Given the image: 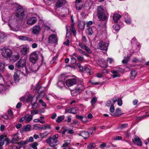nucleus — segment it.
I'll return each mask as SVG.
<instances>
[{
	"instance_id": "f257e3e1",
	"label": "nucleus",
	"mask_w": 149,
	"mask_h": 149,
	"mask_svg": "<svg viewBox=\"0 0 149 149\" xmlns=\"http://www.w3.org/2000/svg\"><path fill=\"white\" fill-rule=\"evenodd\" d=\"M24 16V13L23 8L21 6L18 7L15 13L16 19H15L13 20H10L9 21L8 25L11 30L15 31H17L19 30V28L16 26L17 24L15 21L16 20H18L22 19Z\"/></svg>"
},
{
	"instance_id": "f03ea898",
	"label": "nucleus",
	"mask_w": 149,
	"mask_h": 149,
	"mask_svg": "<svg viewBox=\"0 0 149 149\" xmlns=\"http://www.w3.org/2000/svg\"><path fill=\"white\" fill-rule=\"evenodd\" d=\"M97 15L98 18L102 21H105L108 19L107 16L105 14V11L101 6L97 9Z\"/></svg>"
},
{
	"instance_id": "7ed1b4c3",
	"label": "nucleus",
	"mask_w": 149,
	"mask_h": 149,
	"mask_svg": "<svg viewBox=\"0 0 149 149\" xmlns=\"http://www.w3.org/2000/svg\"><path fill=\"white\" fill-rule=\"evenodd\" d=\"M46 142L52 147H55L56 146V135L48 138L46 140Z\"/></svg>"
},
{
	"instance_id": "20e7f679",
	"label": "nucleus",
	"mask_w": 149,
	"mask_h": 149,
	"mask_svg": "<svg viewBox=\"0 0 149 149\" xmlns=\"http://www.w3.org/2000/svg\"><path fill=\"white\" fill-rule=\"evenodd\" d=\"M26 62V58L21 59L15 63V67L18 69L25 67Z\"/></svg>"
},
{
	"instance_id": "39448f33",
	"label": "nucleus",
	"mask_w": 149,
	"mask_h": 149,
	"mask_svg": "<svg viewBox=\"0 0 149 149\" xmlns=\"http://www.w3.org/2000/svg\"><path fill=\"white\" fill-rule=\"evenodd\" d=\"M20 52L22 55H26L29 52V48L26 45H23L20 47Z\"/></svg>"
},
{
	"instance_id": "423d86ee",
	"label": "nucleus",
	"mask_w": 149,
	"mask_h": 149,
	"mask_svg": "<svg viewBox=\"0 0 149 149\" xmlns=\"http://www.w3.org/2000/svg\"><path fill=\"white\" fill-rule=\"evenodd\" d=\"M67 77L68 76H66L65 74H63L59 77L58 78L60 80L58 82V86L59 84H60L61 86L60 87V88H61L64 86V81L66 77Z\"/></svg>"
},
{
	"instance_id": "0eeeda50",
	"label": "nucleus",
	"mask_w": 149,
	"mask_h": 149,
	"mask_svg": "<svg viewBox=\"0 0 149 149\" xmlns=\"http://www.w3.org/2000/svg\"><path fill=\"white\" fill-rule=\"evenodd\" d=\"M12 54L11 50L8 49H4L2 53L3 57L4 58H7L10 56Z\"/></svg>"
},
{
	"instance_id": "6e6552de",
	"label": "nucleus",
	"mask_w": 149,
	"mask_h": 149,
	"mask_svg": "<svg viewBox=\"0 0 149 149\" xmlns=\"http://www.w3.org/2000/svg\"><path fill=\"white\" fill-rule=\"evenodd\" d=\"M33 120L32 116L29 115L28 114H26L24 116L21 118L19 120V122L21 123L23 121L26 123H29Z\"/></svg>"
},
{
	"instance_id": "1a4fd4ad",
	"label": "nucleus",
	"mask_w": 149,
	"mask_h": 149,
	"mask_svg": "<svg viewBox=\"0 0 149 149\" xmlns=\"http://www.w3.org/2000/svg\"><path fill=\"white\" fill-rule=\"evenodd\" d=\"M109 43L103 41H100L98 44L99 49L101 50L107 51L108 49Z\"/></svg>"
},
{
	"instance_id": "9d476101",
	"label": "nucleus",
	"mask_w": 149,
	"mask_h": 149,
	"mask_svg": "<svg viewBox=\"0 0 149 149\" xmlns=\"http://www.w3.org/2000/svg\"><path fill=\"white\" fill-rule=\"evenodd\" d=\"M23 74V72L19 70H17L14 75V80L15 83L17 84L19 80V76L21 74Z\"/></svg>"
},
{
	"instance_id": "9b49d317",
	"label": "nucleus",
	"mask_w": 149,
	"mask_h": 149,
	"mask_svg": "<svg viewBox=\"0 0 149 149\" xmlns=\"http://www.w3.org/2000/svg\"><path fill=\"white\" fill-rule=\"evenodd\" d=\"M38 56L36 52H34L30 55V60L33 63H35L38 59Z\"/></svg>"
},
{
	"instance_id": "f8f14e48",
	"label": "nucleus",
	"mask_w": 149,
	"mask_h": 149,
	"mask_svg": "<svg viewBox=\"0 0 149 149\" xmlns=\"http://www.w3.org/2000/svg\"><path fill=\"white\" fill-rule=\"evenodd\" d=\"M77 79L74 78L69 79L66 81V84L68 87L73 86L76 83Z\"/></svg>"
},
{
	"instance_id": "ddd939ff",
	"label": "nucleus",
	"mask_w": 149,
	"mask_h": 149,
	"mask_svg": "<svg viewBox=\"0 0 149 149\" xmlns=\"http://www.w3.org/2000/svg\"><path fill=\"white\" fill-rule=\"evenodd\" d=\"M41 30L40 26L39 25H36L32 28V32L34 34L37 35L40 33Z\"/></svg>"
},
{
	"instance_id": "4468645a",
	"label": "nucleus",
	"mask_w": 149,
	"mask_h": 149,
	"mask_svg": "<svg viewBox=\"0 0 149 149\" xmlns=\"http://www.w3.org/2000/svg\"><path fill=\"white\" fill-rule=\"evenodd\" d=\"M38 99V98L37 96H35L33 97L32 96L31 103L32 104V108H34L35 107H36L38 106V104L37 102Z\"/></svg>"
},
{
	"instance_id": "2eb2a0df",
	"label": "nucleus",
	"mask_w": 149,
	"mask_h": 149,
	"mask_svg": "<svg viewBox=\"0 0 149 149\" xmlns=\"http://www.w3.org/2000/svg\"><path fill=\"white\" fill-rule=\"evenodd\" d=\"M39 82L38 83L36 86L35 87V89L38 91V92L39 93H40L39 94L40 96L41 95H43V96H44V94L43 93H42V92L44 91L45 88L43 87H39Z\"/></svg>"
},
{
	"instance_id": "dca6fc26",
	"label": "nucleus",
	"mask_w": 149,
	"mask_h": 149,
	"mask_svg": "<svg viewBox=\"0 0 149 149\" xmlns=\"http://www.w3.org/2000/svg\"><path fill=\"white\" fill-rule=\"evenodd\" d=\"M78 110V109L77 107L68 108L65 109V112L75 114L77 113Z\"/></svg>"
},
{
	"instance_id": "f3484780",
	"label": "nucleus",
	"mask_w": 149,
	"mask_h": 149,
	"mask_svg": "<svg viewBox=\"0 0 149 149\" xmlns=\"http://www.w3.org/2000/svg\"><path fill=\"white\" fill-rule=\"evenodd\" d=\"M37 19L35 17H32L28 18L27 21V24L32 25L35 24L37 22Z\"/></svg>"
},
{
	"instance_id": "a211bd4d",
	"label": "nucleus",
	"mask_w": 149,
	"mask_h": 149,
	"mask_svg": "<svg viewBox=\"0 0 149 149\" xmlns=\"http://www.w3.org/2000/svg\"><path fill=\"white\" fill-rule=\"evenodd\" d=\"M132 141L135 144L138 146H142V143L140 139L138 136H135V137L132 139Z\"/></svg>"
},
{
	"instance_id": "6ab92c4d",
	"label": "nucleus",
	"mask_w": 149,
	"mask_h": 149,
	"mask_svg": "<svg viewBox=\"0 0 149 149\" xmlns=\"http://www.w3.org/2000/svg\"><path fill=\"white\" fill-rule=\"evenodd\" d=\"M69 28V27L68 26H66V35L65 37V39L66 40V41L64 42L63 43L64 44L66 45V46H68L69 45L70 42L69 40H68L69 37L68 36H70V34H69L68 36V33H70V31H68V29Z\"/></svg>"
},
{
	"instance_id": "aec40b11",
	"label": "nucleus",
	"mask_w": 149,
	"mask_h": 149,
	"mask_svg": "<svg viewBox=\"0 0 149 149\" xmlns=\"http://www.w3.org/2000/svg\"><path fill=\"white\" fill-rule=\"evenodd\" d=\"M77 134L82 136L84 139H87L89 136V133L88 132L84 131H81Z\"/></svg>"
},
{
	"instance_id": "412c9836",
	"label": "nucleus",
	"mask_w": 149,
	"mask_h": 149,
	"mask_svg": "<svg viewBox=\"0 0 149 149\" xmlns=\"http://www.w3.org/2000/svg\"><path fill=\"white\" fill-rule=\"evenodd\" d=\"M48 42L53 43L56 42V36L54 34H52L49 36L48 38Z\"/></svg>"
},
{
	"instance_id": "4be33fe9",
	"label": "nucleus",
	"mask_w": 149,
	"mask_h": 149,
	"mask_svg": "<svg viewBox=\"0 0 149 149\" xmlns=\"http://www.w3.org/2000/svg\"><path fill=\"white\" fill-rule=\"evenodd\" d=\"M39 67L38 65L33 64L30 68V72H35L39 70Z\"/></svg>"
},
{
	"instance_id": "5701e85b",
	"label": "nucleus",
	"mask_w": 149,
	"mask_h": 149,
	"mask_svg": "<svg viewBox=\"0 0 149 149\" xmlns=\"http://www.w3.org/2000/svg\"><path fill=\"white\" fill-rule=\"evenodd\" d=\"M66 3V1L65 0H57L56 2V9L58 8H60L63 5ZM57 9H56V10Z\"/></svg>"
},
{
	"instance_id": "b1692460",
	"label": "nucleus",
	"mask_w": 149,
	"mask_h": 149,
	"mask_svg": "<svg viewBox=\"0 0 149 149\" xmlns=\"http://www.w3.org/2000/svg\"><path fill=\"white\" fill-rule=\"evenodd\" d=\"M100 66L104 68H107L108 66L107 62L104 59H102L100 61Z\"/></svg>"
},
{
	"instance_id": "393cba45",
	"label": "nucleus",
	"mask_w": 149,
	"mask_h": 149,
	"mask_svg": "<svg viewBox=\"0 0 149 149\" xmlns=\"http://www.w3.org/2000/svg\"><path fill=\"white\" fill-rule=\"evenodd\" d=\"M19 38L20 40L23 41L27 40L30 42L33 41L32 39L25 36H19Z\"/></svg>"
},
{
	"instance_id": "a878e982",
	"label": "nucleus",
	"mask_w": 149,
	"mask_h": 149,
	"mask_svg": "<svg viewBox=\"0 0 149 149\" xmlns=\"http://www.w3.org/2000/svg\"><path fill=\"white\" fill-rule=\"evenodd\" d=\"M123 114V113H121L120 109L119 108H117L116 109L115 113L112 115L113 116H120Z\"/></svg>"
},
{
	"instance_id": "bb28decb",
	"label": "nucleus",
	"mask_w": 149,
	"mask_h": 149,
	"mask_svg": "<svg viewBox=\"0 0 149 149\" xmlns=\"http://www.w3.org/2000/svg\"><path fill=\"white\" fill-rule=\"evenodd\" d=\"M121 17V16L120 15L118 14H116L113 15V19L115 22H117Z\"/></svg>"
},
{
	"instance_id": "cd10ccee",
	"label": "nucleus",
	"mask_w": 149,
	"mask_h": 149,
	"mask_svg": "<svg viewBox=\"0 0 149 149\" xmlns=\"http://www.w3.org/2000/svg\"><path fill=\"white\" fill-rule=\"evenodd\" d=\"M84 3L83 2L79 3V2H76L75 3V6L76 8L78 10H81L83 6L84 5Z\"/></svg>"
},
{
	"instance_id": "c85d7f7f",
	"label": "nucleus",
	"mask_w": 149,
	"mask_h": 149,
	"mask_svg": "<svg viewBox=\"0 0 149 149\" xmlns=\"http://www.w3.org/2000/svg\"><path fill=\"white\" fill-rule=\"evenodd\" d=\"M31 125H27L23 127V128L21 129V131H22L25 132H28L30 131L31 130Z\"/></svg>"
},
{
	"instance_id": "c756f323",
	"label": "nucleus",
	"mask_w": 149,
	"mask_h": 149,
	"mask_svg": "<svg viewBox=\"0 0 149 149\" xmlns=\"http://www.w3.org/2000/svg\"><path fill=\"white\" fill-rule=\"evenodd\" d=\"M14 137L12 138L11 140V142L12 143H16L18 141V137L17 136V134L16 133L15 134L13 135Z\"/></svg>"
},
{
	"instance_id": "7c9ffc66",
	"label": "nucleus",
	"mask_w": 149,
	"mask_h": 149,
	"mask_svg": "<svg viewBox=\"0 0 149 149\" xmlns=\"http://www.w3.org/2000/svg\"><path fill=\"white\" fill-rule=\"evenodd\" d=\"M111 72L113 74L112 76V77L113 78L120 76L117 71L111 70Z\"/></svg>"
},
{
	"instance_id": "2f4dec72",
	"label": "nucleus",
	"mask_w": 149,
	"mask_h": 149,
	"mask_svg": "<svg viewBox=\"0 0 149 149\" xmlns=\"http://www.w3.org/2000/svg\"><path fill=\"white\" fill-rule=\"evenodd\" d=\"M85 23L83 21H81L78 24V26L79 28L82 30L84 29Z\"/></svg>"
},
{
	"instance_id": "473e14b6",
	"label": "nucleus",
	"mask_w": 149,
	"mask_h": 149,
	"mask_svg": "<svg viewBox=\"0 0 149 149\" xmlns=\"http://www.w3.org/2000/svg\"><path fill=\"white\" fill-rule=\"evenodd\" d=\"M78 84V86L81 87V88H84V83L82 79H79V80Z\"/></svg>"
},
{
	"instance_id": "72a5a7b5",
	"label": "nucleus",
	"mask_w": 149,
	"mask_h": 149,
	"mask_svg": "<svg viewBox=\"0 0 149 149\" xmlns=\"http://www.w3.org/2000/svg\"><path fill=\"white\" fill-rule=\"evenodd\" d=\"M136 73L134 70L130 72V77L131 79H133L135 78Z\"/></svg>"
},
{
	"instance_id": "f704fd0d",
	"label": "nucleus",
	"mask_w": 149,
	"mask_h": 149,
	"mask_svg": "<svg viewBox=\"0 0 149 149\" xmlns=\"http://www.w3.org/2000/svg\"><path fill=\"white\" fill-rule=\"evenodd\" d=\"M93 33L91 27H89L87 28L86 30V33L88 35H91Z\"/></svg>"
},
{
	"instance_id": "c9c22d12",
	"label": "nucleus",
	"mask_w": 149,
	"mask_h": 149,
	"mask_svg": "<svg viewBox=\"0 0 149 149\" xmlns=\"http://www.w3.org/2000/svg\"><path fill=\"white\" fill-rule=\"evenodd\" d=\"M95 146L96 145L95 143H91L88 146L87 149H93L95 147Z\"/></svg>"
},
{
	"instance_id": "e433bc0d",
	"label": "nucleus",
	"mask_w": 149,
	"mask_h": 149,
	"mask_svg": "<svg viewBox=\"0 0 149 149\" xmlns=\"http://www.w3.org/2000/svg\"><path fill=\"white\" fill-rule=\"evenodd\" d=\"M31 115H30L32 116V117L33 118V115L39 113V112L38 110H33L31 111Z\"/></svg>"
},
{
	"instance_id": "4c0bfd02",
	"label": "nucleus",
	"mask_w": 149,
	"mask_h": 149,
	"mask_svg": "<svg viewBox=\"0 0 149 149\" xmlns=\"http://www.w3.org/2000/svg\"><path fill=\"white\" fill-rule=\"evenodd\" d=\"M64 119V116H59L58 117L57 119L56 120V122L60 123Z\"/></svg>"
},
{
	"instance_id": "58836bf2",
	"label": "nucleus",
	"mask_w": 149,
	"mask_h": 149,
	"mask_svg": "<svg viewBox=\"0 0 149 149\" xmlns=\"http://www.w3.org/2000/svg\"><path fill=\"white\" fill-rule=\"evenodd\" d=\"M49 133L47 131H45L42 133H40V135L41 138H43L45 136H47Z\"/></svg>"
},
{
	"instance_id": "ea45409f",
	"label": "nucleus",
	"mask_w": 149,
	"mask_h": 149,
	"mask_svg": "<svg viewBox=\"0 0 149 149\" xmlns=\"http://www.w3.org/2000/svg\"><path fill=\"white\" fill-rule=\"evenodd\" d=\"M70 143V140H68L67 141H64V143L63 144L62 147H66L68 146Z\"/></svg>"
},
{
	"instance_id": "a19ab883",
	"label": "nucleus",
	"mask_w": 149,
	"mask_h": 149,
	"mask_svg": "<svg viewBox=\"0 0 149 149\" xmlns=\"http://www.w3.org/2000/svg\"><path fill=\"white\" fill-rule=\"evenodd\" d=\"M84 88H81V87L79 86L77 89L75 90V92L77 94H79L80 93L82 90L84 89Z\"/></svg>"
},
{
	"instance_id": "79ce46f5",
	"label": "nucleus",
	"mask_w": 149,
	"mask_h": 149,
	"mask_svg": "<svg viewBox=\"0 0 149 149\" xmlns=\"http://www.w3.org/2000/svg\"><path fill=\"white\" fill-rule=\"evenodd\" d=\"M76 117L77 119H79L82 121H84L83 120V119L84 118H86V117H84L83 116H79L78 115H76Z\"/></svg>"
},
{
	"instance_id": "37998d69",
	"label": "nucleus",
	"mask_w": 149,
	"mask_h": 149,
	"mask_svg": "<svg viewBox=\"0 0 149 149\" xmlns=\"http://www.w3.org/2000/svg\"><path fill=\"white\" fill-rule=\"evenodd\" d=\"M129 57L128 56L125 57H124V58L122 60V62L123 64H126L127 63L128 59H129Z\"/></svg>"
},
{
	"instance_id": "c03bdc74",
	"label": "nucleus",
	"mask_w": 149,
	"mask_h": 149,
	"mask_svg": "<svg viewBox=\"0 0 149 149\" xmlns=\"http://www.w3.org/2000/svg\"><path fill=\"white\" fill-rule=\"evenodd\" d=\"M97 101V98L96 97H93L91 100V102L92 104L95 103Z\"/></svg>"
},
{
	"instance_id": "a18cd8bd",
	"label": "nucleus",
	"mask_w": 149,
	"mask_h": 149,
	"mask_svg": "<svg viewBox=\"0 0 149 149\" xmlns=\"http://www.w3.org/2000/svg\"><path fill=\"white\" fill-rule=\"evenodd\" d=\"M27 143V142L26 141H22L18 143V144L21 146H24Z\"/></svg>"
},
{
	"instance_id": "49530a36",
	"label": "nucleus",
	"mask_w": 149,
	"mask_h": 149,
	"mask_svg": "<svg viewBox=\"0 0 149 149\" xmlns=\"http://www.w3.org/2000/svg\"><path fill=\"white\" fill-rule=\"evenodd\" d=\"M32 96V95H28L27 98L26 99V103H28L29 102H31Z\"/></svg>"
},
{
	"instance_id": "de8ad7c7",
	"label": "nucleus",
	"mask_w": 149,
	"mask_h": 149,
	"mask_svg": "<svg viewBox=\"0 0 149 149\" xmlns=\"http://www.w3.org/2000/svg\"><path fill=\"white\" fill-rule=\"evenodd\" d=\"M11 58H14L13 59L14 60V61H16L19 58V54H17L13 56Z\"/></svg>"
},
{
	"instance_id": "09e8293b",
	"label": "nucleus",
	"mask_w": 149,
	"mask_h": 149,
	"mask_svg": "<svg viewBox=\"0 0 149 149\" xmlns=\"http://www.w3.org/2000/svg\"><path fill=\"white\" fill-rule=\"evenodd\" d=\"M44 130H46L47 129H50V125H43L41 128Z\"/></svg>"
},
{
	"instance_id": "8fccbe9b",
	"label": "nucleus",
	"mask_w": 149,
	"mask_h": 149,
	"mask_svg": "<svg viewBox=\"0 0 149 149\" xmlns=\"http://www.w3.org/2000/svg\"><path fill=\"white\" fill-rule=\"evenodd\" d=\"M113 29L116 31H117L120 29L119 26L117 24L114 25L113 26Z\"/></svg>"
},
{
	"instance_id": "3c124183",
	"label": "nucleus",
	"mask_w": 149,
	"mask_h": 149,
	"mask_svg": "<svg viewBox=\"0 0 149 149\" xmlns=\"http://www.w3.org/2000/svg\"><path fill=\"white\" fill-rule=\"evenodd\" d=\"M38 145V144L37 142L34 143L32 144L31 147L33 149H38L37 146Z\"/></svg>"
},
{
	"instance_id": "603ef678",
	"label": "nucleus",
	"mask_w": 149,
	"mask_h": 149,
	"mask_svg": "<svg viewBox=\"0 0 149 149\" xmlns=\"http://www.w3.org/2000/svg\"><path fill=\"white\" fill-rule=\"evenodd\" d=\"M46 3L47 5H49L54 2V0H46Z\"/></svg>"
},
{
	"instance_id": "864d4df0",
	"label": "nucleus",
	"mask_w": 149,
	"mask_h": 149,
	"mask_svg": "<svg viewBox=\"0 0 149 149\" xmlns=\"http://www.w3.org/2000/svg\"><path fill=\"white\" fill-rule=\"evenodd\" d=\"M128 125L127 124H122L120 125V128L121 129L125 128Z\"/></svg>"
},
{
	"instance_id": "5fc2aeb1",
	"label": "nucleus",
	"mask_w": 149,
	"mask_h": 149,
	"mask_svg": "<svg viewBox=\"0 0 149 149\" xmlns=\"http://www.w3.org/2000/svg\"><path fill=\"white\" fill-rule=\"evenodd\" d=\"M76 62V59L73 57H72L71 59V63L73 64H74Z\"/></svg>"
},
{
	"instance_id": "6e6d98bb",
	"label": "nucleus",
	"mask_w": 149,
	"mask_h": 149,
	"mask_svg": "<svg viewBox=\"0 0 149 149\" xmlns=\"http://www.w3.org/2000/svg\"><path fill=\"white\" fill-rule=\"evenodd\" d=\"M5 68V65L3 63H0V70H3Z\"/></svg>"
},
{
	"instance_id": "4d7b16f0",
	"label": "nucleus",
	"mask_w": 149,
	"mask_h": 149,
	"mask_svg": "<svg viewBox=\"0 0 149 149\" xmlns=\"http://www.w3.org/2000/svg\"><path fill=\"white\" fill-rule=\"evenodd\" d=\"M38 102L42 104V105L45 107H46V103L44 102L42 100H40L38 101Z\"/></svg>"
},
{
	"instance_id": "13d9d810",
	"label": "nucleus",
	"mask_w": 149,
	"mask_h": 149,
	"mask_svg": "<svg viewBox=\"0 0 149 149\" xmlns=\"http://www.w3.org/2000/svg\"><path fill=\"white\" fill-rule=\"evenodd\" d=\"M77 58L78 60L79 61L82 62L84 60V57L81 56H78L77 57Z\"/></svg>"
},
{
	"instance_id": "bf43d9fd",
	"label": "nucleus",
	"mask_w": 149,
	"mask_h": 149,
	"mask_svg": "<svg viewBox=\"0 0 149 149\" xmlns=\"http://www.w3.org/2000/svg\"><path fill=\"white\" fill-rule=\"evenodd\" d=\"M114 110V107L113 106V104H111L110 109V111L111 112H113Z\"/></svg>"
},
{
	"instance_id": "052dcab7",
	"label": "nucleus",
	"mask_w": 149,
	"mask_h": 149,
	"mask_svg": "<svg viewBox=\"0 0 149 149\" xmlns=\"http://www.w3.org/2000/svg\"><path fill=\"white\" fill-rule=\"evenodd\" d=\"M84 71L88 73L91 72V70L88 67H85L84 68Z\"/></svg>"
},
{
	"instance_id": "680f3d73",
	"label": "nucleus",
	"mask_w": 149,
	"mask_h": 149,
	"mask_svg": "<svg viewBox=\"0 0 149 149\" xmlns=\"http://www.w3.org/2000/svg\"><path fill=\"white\" fill-rule=\"evenodd\" d=\"M118 104L119 106H121L122 104V100L120 99H119L118 100Z\"/></svg>"
},
{
	"instance_id": "e2e57ef3",
	"label": "nucleus",
	"mask_w": 149,
	"mask_h": 149,
	"mask_svg": "<svg viewBox=\"0 0 149 149\" xmlns=\"http://www.w3.org/2000/svg\"><path fill=\"white\" fill-rule=\"evenodd\" d=\"M107 61H108L109 62V63L110 64L112 63L114 61L112 58L109 57L107 58Z\"/></svg>"
},
{
	"instance_id": "0e129e2a",
	"label": "nucleus",
	"mask_w": 149,
	"mask_h": 149,
	"mask_svg": "<svg viewBox=\"0 0 149 149\" xmlns=\"http://www.w3.org/2000/svg\"><path fill=\"white\" fill-rule=\"evenodd\" d=\"M102 72L101 73H98L97 74L96 77L98 78H101L102 77Z\"/></svg>"
},
{
	"instance_id": "69168bd1",
	"label": "nucleus",
	"mask_w": 149,
	"mask_h": 149,
	"mask_svg": "<svg viewBox=\"0 0 149 149\" xmlns=\"http://www.w3.org/2000/svg\"><path fill=\"white\" fill-rule=\"evenodd\" d=\"M85 50L89 54H91L92 53V51L91 49L88 47H87Z\"/></svg>"
},
{
	"instance_id": "338daca9",
	"label": "nucleus",
	"mask_w": 149,
	"mask_h": 149,
	"mask_svg": "<svg viewBox=\"0 0 149 149\" xmlns=\"http://www.w3.org/2000/svg\"><path fill=\"white\" fill-rule=\"evenodd\" d=\"M76 50L78 52L81 54H83V53L84 52V51L80 49H76Z\"/></svg>"
},
{
	"instance_id": "774afa93",
	"label": "nucleus",
	"mask_w": 149,
	"mask_h": 149,
	"mask_svg": "<svg viewBox=\"0 0 149 149\" xmlns=\"http://www.w3.org/2000/svg\"><path fill=\"white\" fill-rule=\"evenodd\" d=\"M8 68L11 70H13L14 68V66L12 65H10L8 66Z\"/></svg>"
}]
</instances>
